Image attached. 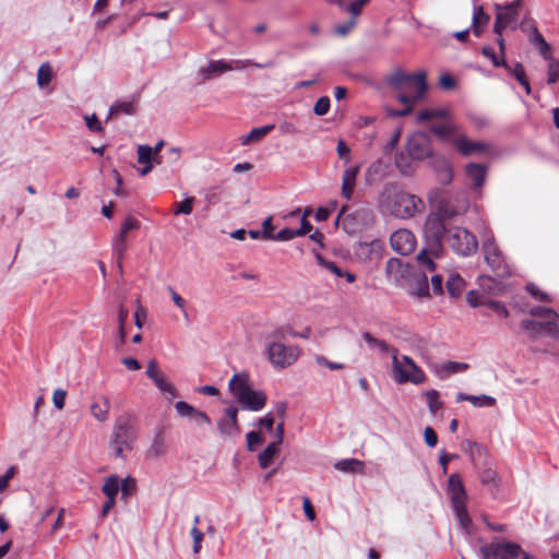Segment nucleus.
I'll return each mask as SVG.
<instances>
[{"instance_id": "nucleus-5", "label": "nucleus", "mask_w": 559, "mask_h": 559, "mask_svg": "<svg viewBox=\"0 0 559 559\" xmlns=\"http://www.w3.org/2000/svg\"><path fill=\"white\" fill-rule=\"evenodd\" d=\"M392 373L395 382L400 384H420L426 380L423 369L409 356L404 355L401 359L397 357V349H393Z\"/></svg>"}, {"instance_id": "nucleus-62", "label": "nucleus", "mask_w": 559, "mask_h": 559, "mask_svg": "<svg viewBox=\"0 0 559 559\" xmlns=\"http://www.w3.org/2000/svg\"><path fill=\"white\" fill-rule=\"evenodd\" d=\"M297 237L295 234V229L293 228H283L274 235V241H288Z\"/></svg>"}, {"instance_id": "nucleus-20", "label": "nucleus", "mask_w": 559, "mask_h": 559, "mask_svg": "<svg viewBox=\"0 0 559 559\" xmlns=\"http://www.w3.org/2000/svg\"><path fill=\"white\" fill-rule=\"evenodd\" d=\"M453 144L463 156L480 154L486 151L487 145L479 141H471L465 135H459L453 139Z\"/></svg>"}, {"instance_id": "nucleus-17", "label": "nucleus", "mask_w": 559, "mask_h": 559, "mask_svg": "<svg viewBox=\"0 0 559 559\" xmlns=\"http://www.w3.org/2000/svg\"><path fill=\"white\" fill-rule=\"evenodd\" d=\"M217 430L223 437H233L240 433L237 407L230 406L224 411V415L217 420Z\"/></svg>"}, {"instance_id": "nucleus-27", "label": "nucleus", "mask_w": 559, "mask_h": 559, "mask_svg": "<svg viewBox=\"0 0 559 559\" xmlns=\"http://www.w3.org/2000/svg\"><path fill=\"white\" fill-rule=\"evenodd\" d=\"M110 411V401L107 396H98L91 405V414L98 421H105Z\"/></svg>"}, {"instance_id": "nucleus-44", "label": "nucleus", "mask_w": 559, "mask_h": 559, "mask_svg": "<svg viewBox=\"0 0 559 559\" xmlns=\"http://www.w3.org/2000/svg\"><path fill=\"white\" fill-rule=\"evenodd\" d=\"M194 201H195L194 197H189L182 202H175L174 203V207H175L174 214L175 215H180V214L190 215L193 210Z\"/></svg>"}, {"instance_id": "nucleus-46", "label": "nucleus", "mask_w": 559, "mask_h": 559, "mask_svg": "<svg viewBox=\"0 0 559 559\" xmlns=\"http://www.w3.org/2000/svg\"><path fill=\"white\" fill-rule=\"evenodd\" d=\"M316 260L319 265L335 274L337 277H343L344 270H342L335 262L325 260L320 253H316Z\"/></svg>"}, {"instance_id": "nucleus-60", "label": "nucleus", "mask_w": 559, "mask_h": 559, "mask_svg": "<svg viewBox=\"0 0 559 559\" xmlns=\"http://www.w3.org/2000/svg\"><path fill=\"white\" fill-rule=\"evenodd\" d=\"M175 408L177 413L182 416H193L197 408H194L192 405L188 404L185 401H179L175 404Z\"/></svg>"}, {"instance_id": "nucleus-58", "label": "nucleus", "mask_w": 559, "mask_h": 559, "mask_svg": "<svg viewBox=\"0 0 559 559\" xmlns=\"http://www.w3.org/2000/svg\"><path fill=\"white\" fill-rule=\"evenodd\" d=\"M171 300L182 311L185 319L188 321L189 317L186 310V300L173 288L168 287Z\"/></svg>"}, {"instance_id": "nucleus-54", "label": "nucleus", "mask_w": 559, "mask_h": 559, "mask_svg": "<svg viewBox=\"0 0 559 559\" xmlns=\"http://www.w3.org/2000/svg\"><path fill=\"white\" fill-rule=\"evenodd\" d=\"M370 0H355L352 3L347 4L346 12L350 13V17L357 20L360 15L362 8L368 4Z\"/></svg>"}, {"instance_id": "nucleus-13", "label": "nucleus", "mask_w": 559, "mask_h": 559, "mask_svg": "<svg viewBox=\"0 0 559 559\" xmlns=\"http://www.w3.org/2000/svg\"><path fill=\"white\" fill-rule=\"evenodd\" d=\"M559 318H548L545 321H536L532 319H524L521 321V328L528 333L531 338H536L540 335H546L549 337H558L559 336Z\"/></svg>"}, {"instance_id": "nucleus-43", "label": "nucleus", "mask_w": 559, "mask_h": 559, "mask_svg": "<svg viewBox=\"0 0 559 559\" xmlns=\"http://www.w3.org/2000/svg\"><path fill=\"white\" fill-rule=\"evenodd\" d=\"M481 53L486 58H489L495 67H503L506 70H511V67L507 63L506 59H503L500 55H497L491 47L484 46L481 48Z\"/></svg>"}, {"instance_id": "nucleus-61", "label": "nucleus", "mask_w": 559, "mask_h": 559, "mask_svg": "<svg viewBox=\"0 0 559 559\" xmlns=\"http://www.w3.org/2000/svg\"><path fill=\"white\" fill-rule=\"evenodd\" d=\"M246 440H247V448L249 451H253L255 444H260L263 442L262 436L258 431H249L246 435Z\"/></svg>"}, {"instance_id": "nucleus-3", "label": "nucleus", "mask_w": 559, "mask_h": 559, "mask_svg": "<svg viewBox=\"0 0 559 559\" xmlns=\"http://www.w3.org/2000/svg\"><path fill=\"white\" fill-rule=\"evenodd\" d=\"M228 389L241 409L259 412L266 405L265 393L250 385L247 372L235 373L229 380Z\"/></svg>"}, {"instance_id": "nucleus-22", "label": "nucleus", "mask_w": 559, "mask_h": 559, "mask_svg": "<svg viewBox=\"0 0 559 559\" xmlns=\"http://www.w3.org/2000/svg\"><path fill=\"white\" fill-rule=\"evenodd\" d=\"M531 28L532 29H531V34L528 37L530 43L537 48L538 52L545 60H551L550 45L546 41V39L540 34V32L538 31V28L534 22H532Z\"/></svg>"}, {"instance_id": "nucleus-2", "label": "nucleus", "mask_w": 559, "mask_h": 559, "mask_svg": "<svg viewBox=\"0 0 559 559\" xmlns=\"http://www.w3.org/2000/svg\"><path fill=\"white\" fill-rule=\"evenodd\" d=\"M384 83L395 95H405L416 102H420L428 90L425 71L406 73L401 69H395L384 78Z\"/></svg>"}, {"instance_id": "nucleus-1", "label": "nucleus", "mask_w": 559, "mask_h": 559, "mask_svg": "<svg viewBox=\"0 0 559 559\" xmlns=\"http://www.w3.org/2000/svg\"><path fill=\"white\" fill-rule=\"evenodd\" d=\"M421 200L408 192H405L397 183H384L378 195L377 205L383 215L399 218H409L415 215Z\"/></svg>"}, {"instance_id": "nucleus-42", "label": "nucleus", "mask_w": 559, "mask_h": 559, "mask_svg": "<svg viewBox=\"0 0 559 559\" xmlns=\"http://www.w3.org/2000/svg\"><path fill=\"white\" fill-rule=\"evenodd\" d=\"M116 114H126V115H134L135 114V106L133 102H122L117 100L115 102L109 110V115H116Z\"/></svg>"}, {"instance_id": "nucleus-7", "label": "nucleus", "mask_w": 559, "mask_h": 559, "mask_svg": "<svg viewBox=\"0 0 559 559\" xmlns=\"http://www.w3.org/2000/svg\"><path fill=\"white\" fill-rule=\"evenodd\" d=\"M447 231L444 221L439 214L430 213L427 216L424 226V235L426 245L430 247L433 253H441L442 239Z\"/></svg>"}, {"instance_id": "nucleus-23", "label": "nucleus", "mask_w": 559, "mask_h": 559, "mask_svg": "<svg viewBox=\"0 0 559 559\" xmlns=\"http://www.w3.org/2000/svg\"><path fill=\"white\" fill-rule=\"evenodd\" d=\"M382 249V242L374 239L371 242H360L355 252L359 259L373 260L380 257Z\"/></svg>"}, {"instance_id": "nucleus-24", "label": "nucleus", "mask_w": 559, "mask_h": 559, "mask_svg": "<svg viewBox=\"0 0 559 559\" xmlns=\"http://www.w3.org/2000/svg\"><path fill=\"white\" fill-rule=\"evenodd\" d=\"M359 173V166H350L346 168L342 176V195L350 200L355 186L356 179Z\"/></svg>"}, {"instance_id": "nucleus-52", "label": "nucleus", "mask_w": 559, "mask_h": 559, "mask_svg": "<svg viewBox=\"0 0 559 559\" xmlns=\"http://www.w3.org/2000/svg\"><path fill=\"white\" fill-rule=\"evenodd\" d=\"M331 100L328 96H321L313 106V112L317 116H324L329 112Z\"/></svg>"}, {"instance_id": "nucleus-56", "label": "nucleus", "mask_w": 559, "mask_h": 559, "mask_svg": "<svg viewBox=\"0 0 559 559\" xmlns=\"http://www.w3.org/2000/svg\"><path fill=\"white\" fill-rule=\"evenodd\" d=\"M549 61L547 83L555 84L559 80V60L551 58Z\"/></svg>"}, {"instance_id": "nucleus-37", "label": "nucleus", "mask_w": 559, "mask_h": 559, "mask_svg": "<svg viewBox=\"0 0 559 559\" xmlns=\"http://www.w3.org/2000/svg\"><path fill=\"white\" fill-rule=\"evenodd\" d=\"M165 454V441L162 431H158L147 449V456L152 459L159 457Z\"/></svg>"}, {"instance_id": "nucleus-9", "label": "nucleus", "mask_w": 559, "mask_h": 559, "mask_svg": "<svg viewBox=\"0 0 559 559\" xmlns=\"http://www.w3.org/2000/svg\"><path fill=\"white\" fill-rule=\"evenodd\" d=\"M246 66H252L258 69H265V68H272L274 67L273 61H267L264 63L254 62L250 59L247 60H234V61H226V60H214L211 61L206 68L201 69V74L204 79H211L214 75L224 73L226 71H231L234 69L241 70Z\"/></svg>"}, {"instance_id": "nucleus-26", "label": "nucleus", "mask_w": 559, "mask_h": 559, "mask_svg": "<svg viewBox=\"0 0 559 559\" xmlns=\"http://www.w3.org/2000/svg\"><path fill=\"white\" fill-rule=\"evenodd\" d=\"M411 294L417 297H426L429 295L428 277L424 271L413 274Z\"/></svg>"}, {"instance_id": "nucleus-10", "label": "nucleus", "mask_w": 559, "mask_h": 559, "mask_svg": "<svg viewBox=\"0 0 559 559\" xmlns=\"http://www.w3.org/2000/svg\"><path fill=\"white\" fill-rule=\"evenodd\" d=\"M448 241L454 252L462 257H468L476 252L478 242L472 233L463 227H453L448 230Z\"/></svg>"}, {"instance_id": "nucleus-25", "label": "nucleus", "mask_w": 559, "mask_h": 559, "mask_svg": "<svg viewBox=\"0 0 559 559\" xmlns=\"http://www.w3.org/2000/svg\"><path fill=\"white\" fill-rule=\"evenodd\" d=\"M463 401L469 402L474 407H493L497 404L496 399L487 394L471 395L459 392L456 394V402Z\"/></svg>"}, {"instance_id": "nucleus-12", "label": "nucleus", "mask_w": 559, "mask_h": 559, "mask_svg": "<svg viewBox=\"0 0 559 559\" xmlns=\"http://www.w3.org/2000/svg\"><path fill=\"white\" fill-rule=\"evenodd\" d=\"M483 252L486 263L497 276L504 278L512 275L511 267L493 239H488L483 243Z\"/></svg>"}, {"instance_id": "nucleus-19", "label": "nucleus", "mask_w": 559, "mask_h": 559, "mask_svg": "<svg viewBox=\"0 0 559 559\" xmlns=\"http://www.w3.org/2000/svg\"><path fill=\"white\" fill-rule=\"evenodd\" d=\"M441 185H449L453 180L452 165L444 156L435 155L430 162Z\"/></svg>"}, {"instance_id": "nucleus-49", "label": "nucleus", "mask_w": 559, "mask_h": 559, "mask_svg": "<svg viewBox=\"0 0 559 559\" xmlns=\"http://www.w3.org/2000/svg\"><path fill=\"white\" fill-rule=\"evenodd\" d=\"M463 450L469 454V457L473 462L476 461L477 456H480L484 453V448L480 444L469 440L463 443Z\"/></svg>"}, {"instance_id": "nucleus-64", "label": "nucleus", "mask_w": 559, "mask_h": 559, "mask_svg": "<svg viewBox=\"0 0 559 559\" xmlns=\"http://www.w3.org/2000/svg\"><path fill=\"white\" fill-rule=\"evenodd\" d=\"M140 227H141L140 221L132 216L126 217V219L123 221V223L121 225V229L123 230V233H129L131 230H138Z\"/></svg>"}, {"instance_id": "nucleus-29", "label": "nucleus", "mask_w": 559, "mask_h": 559, "mask_svg": "<svg viewBox=\"0 0 559 559\" xmlns=\"http://www.w3.org/2000/svg\"><path fill=\"white\" fill-rule=\"evenodd\" d=\"M395 98L402 105H404V107L402 109H389L388 115L392 118H401L408 116L409 114L413 112L414 107L419 103L416 100H411L405 95H395Z\"/></svg>"}, {"instance_id": "nucleus-30", "label": "nucleus", "mask_w": 559, "mask_h": 559, "mask_svg": "<svg viewBox=\"0 0 559 559\" xmlns=\"http://www.w3.org/2000/svg\"><path fill=\"white\" fill-rule=\"evenodd\" d=\"M457 126L452 122H445L440 124H433L430 127V132L436 134L439 139L443 141H452V136L456 133Z\"/></svg>"}, {"instance_id": "nucleus-45", "label": "nucleus", "mask_w": 559, "mask_h": 559, "mask_svg": "<svg viewBox=\"0 0 559 559\" xmlns=\"http://www.w3.org/2000/svg\"><path fill=\"white\" fill-rule=\"evenodd\" d=\"M52 79V70L48 63H44L39 67L37 72V84L40 87L46 86Z\"/></svg>"}, {"instance_id": "nucleus-36", "label": "nucleus", "mask_w": 559, "mask_h": 559, "mask_svg": "<svg viewBox=\"0 0 559 559\" xmlns=\"http://www.w3.org/2000/svg\"><path fill=\"white\" fill-rule=\"evenodd\" d=\"M120 490V480L117 475H110L105 479V483L102 487L103 493L106 498L116 499L118 492Z\"/></svg>"}, {"instance_id": "nucleus-63", "label": "nucleus", "mask_w": 559, "mask_h": 559, "mask_svg": "<svg viewBox=\"0 0 559 559\" xmlns=\"http://www.w3.org/2000/svg\"><path fill=\"white\" fill-rule=\"evenodd\" d=\"M67 392L62 389H56L52 395V402L57 409H62L66 404Z\"/></svg>"}, {"instance_id": "nucleus-4", "label": "nucleus", "mask_w": 559, "mask_h": 559, "mask_svg": "<svg viewBox=\"0 0 559 559\" xmlns=\"http://www.w3.org/2000/svg\"><path fill=\"white\" fill-rule=\"evenodd\" d=\"M266 337L269 340L266 353L273 367L284 369L297 361L300 355L299 347L283 343V340L285 338V328L276 329Z\"/></svg>"}, {"instance_id": "nucleus-14", "label": "nucleus", "mask_w": 559, "mask_h": 559, "mask_svg": "<svg viewBox=\"0 0 559 559\" xmlns=\"http://www.w3.org/2000/svg\"><path fill=\"white\" fill-rule=\"evenodd\" d=\"M407 152L411 158L424 160L435 156L429 136L424 132H417L408 138Z\"/></svg>"}, {"instance_id": "nucleus-57", "label": "nucleus", "mask_w": 559, "mask_h": 559, "mask_svg": "<svg viewBox=\"0 0 559 559\" xmlns=\"http://www.w3.org/2000/svg\"><path fill=\"white\" fill-rule=\"evenodd\" d=\"M112 250H114L115 254L117 255L118 266L121 269V261L127 251V241H120V240L114 239L112 240Z\"/></svg>"}, {"instance_id": "nucleus-47", "label": "nucleus", "mask_w": 559, "mask_h": 559, "mask_svg": "<svg viewBox=\"0 0 559 559\" xmlns=\"http://www.w3.org/2000/svg\"><path fill=\"white\" fill-rule=\"evenodd\" d=\"M152 160L156 162V157L153 155V148L150 145H139L138 162L140 164H152Z\"/></svg>"}, {"instance_id": "nucleus-11", "label": "nucleus", "mask_w": 559, "mask_h": 559, "mask_svg": "<svg viewBox=\"0 0 559 559\" xmlns=\"http://www.w3.org/2000/svg\"><path fill=\"white\" fill-rule=\"evenodd\" d=\"M522 5V0H514L504 4H495L496 20L493 24V33L496 35H501L507 27L512 26L518 22Z\"/></svg>"}, {"instance_id": "nucleus-48", "label": "nucleus", "mask_w": 559, "mask_h": 559, "mask_svg": "<svg viewBox=\"0 0 559 559\" xmlns=\"http://www.w3.org/2000/svg\"><path fill=\"white\" fill-rule=\"evenodd\" d=\"M528 313L530 316L532 317H542V318H545V319H548V318H559L558 313L551 309V308H547V307H543V306H534L532 307L530 310H528Z\"/></svg>"}, {"instance_id": "nucleus-15", "label": "nucleus", "mask_w": 559, "mask_h": 559, "mask_svg": "<svg viewBox=\"0 0 559 559\" xmlns=\"http://www.w3.org/2000/svg\"><path fill=\"white\" fill-rule=\"evenodd\" d=\"M392 249L402 255L412 253L416 248V238L408 229L395 230L390 237Z\"/></svg>"}, {"instance_id": "nucleus-34", "label": "nucleus", "mask_w": 559, "mask_h": 559, "mask_svg": "<svg viewBox=\"0 0 559 559\" xmlns=\"http://www.w3.org/2000/svg\"><path fill=\"white\" fill-rule=\"evenodd\" d=\"M449 295L453 298L460 297L464 287L465 281L459 274H451L445 283Z\"/></svg>"}, {"instance_id": "nucleus-51", "label": "nucleus", "mask_w": 559, "mask_h": 559, "mask_svg": "<svg viewBox=\"0 0 559 559\" xmlns=\"http://www.w3.org/2000/svg\"><path fill=\"white\" fill-rule=\"evenodd\" d=\"M357 20L350 17L348 21L342 24H336L333 28V33L337 36H346L356 26Z\"/></svg>"}, {"instance_id": "nucleus-28", "label": "nucleus", "mask_w": 559, "mask_h": 559, "mask_svg": "<svg viewBox=\"0 0 559 559\" xmlns=\"http://www.w3.org/2000/svg\"><path fill=\"white\" fill-rule=\"evenodd\" d=\"M490 16L484 11L481 5H474L472 28L475 36L479 37L483 33V27L488 24Z\"/></svg>"}, {"instance_id": "nucleus-59", "label": "nucleus", "mask_w": 559, "mask_h": 559, "mask_svg": "<svg viewBox=\"0 0 559 559\" xmlns=\"http://www.w3.org/2000/svg\"><path fill=\"white\" fill-rule=\"evenodd\" d=\"M274 226H273V223H272V217H267L266 219H264V222L262 223V230H261V235H262V239L263 240H273L274 238Z\"/></svg>"}, {"instance_id": "nucleus-21", "label": "nucleus", "mask_w": 559, "mask_h": 559, "mask_svg": "<svg viewBox=\"0 0 559 559\" xmlns=\"http://www.w3.org/2000/svg\"><path fill=\"white\" fill-rule=\"evenodd\" d=\"M488 168L484 164L478 163H469L465 166V174L467 178L472 181V188L474 190H479L487 177Z\"/></svg>"}, {"instance_id": "nucleus-39", "label": "nucleus", "mask_w": 559, "mask_h": 559, "mask_svg": "<svg viewBox=\"0 0 559 559\" xmlns=\"http://www.w3.org/2000/svg\"><path fill=\"white\" fill-rule=\"evenodd\" d=\"M120 490L121 499L128 502L129 498L138 490L136 480L131 476L126 477L120 484Z\"/></svg>"}, {"instance_id": "nucleus-53", "label": "nucleus", "mask_w": 559, "mask_h": 559, "mask_svg": "<svg viewBox=\"0 0 559 559\" xmlns=\"http://www.w3.org/2000/svg\"><path fill=\"white\" fill-rule=\"evenodd\" d=\"M497 480L498 475L491 468L484 469L480 474V481L485 486H492L493 488H496L498 486Z\"/></svg>"}, {"instance_id": "nucleus-18", "label": "nucleus", "mask_w": 559, "mask_h": 559, "mask_svg": "<svg viewBox=\"0 0 559 559\" xmlns=\"http://www.w3.org/2000/svg\"><path fill=\"white\" fill-rule=\"evenodd\" d=\"M448 491L451 497L453 509H461V511H464L466 491L460 474L453 473L449 476Z\"/></svg>"}, {"instance_id": "nucleus-33", "label": "nucleus", "mask_w": 559, "mask_h": 559, "mask_svg": "<svg viewBox=\"0 0 559 559\" xmlns=\"http://www.w3.org/2000/svg\"><path fill=\"white\" fill-rule=\"evenodd\" d=\"M274 128V124H266L260 128H254L241 139V144L248 145L252 142H258L267 135Z\"/></svg>"}, {"instance_id": "nucleus-32", "label": "nucleus", "mask_w": 559, "mask_h": 559, "mask_svg": "<svg viewBox=\"0 0 559 559\" xmlns=\"http://www.w3.org/2000/svg\"><path fill=\"white\" fill-rule=\"evenodd\" d=\"M280 447L276 443H270L259 455L258 462L261 468H267L272 463L274 457L278 454Z\"/></svg>"}, {"instance_id": "nucleus-6", "label": "nucleus", "mask_w": 559, "mask_h": 559, "mask_svg": "<svg viewBox=\"0 0 559 559\" xmlns=\"http://www.w3.org/2000/svg\"><path fill=\"white\" fill-rule=\"evenodd\" d=\"M136 438L135 429L128 418L120 417L117 419L112 435L110 437V448L117 457L123 456L124 449H131Z\"/></svg>"}, {"instance_id": "nucleus-35", "label": "nucleus", "mask_w": 559, "mask_h": 559, "mask_svg": "<svg viewBox=\"0 0 559 559\" xmlns=\"http://www.w3.org/2000/svg\"><path fill=\"white\" fill-rule=\"evenodd\" d=\"M507 71L516 79V81L524 87L526 94L530 95L532 88L523 64L521 62H515L514 67H511V70Z\"/></svg>"}, {"instance_id": "nucleus-40", "label": "nucleus", "mask_w": 559, "mask_h": 559, "mask_svg": "<svg viewBox=\"0 0 559 559\" xmlns=\"http://www.w3.org/2000/svg\"><path fill=\"white\" fill-rule=\"evenodd\" d=\"M425 396L429 412L432 415H436L437 412L443 407V403L439 399V392L435 389H431L425 392Z\"/></svg>"}, {"instance_id": "nucleus-8", "label": "nucleus", "mask_w": 559, "mask_h": 559, "mask_svg": "<svg viewBox=\"0 0 559 559\" xmlns=\"http://www.w3.org/2000/svg\"><path fill=\"white\" fill-rule=\"evenodd\" d=\"M479 554L481 559H518L522 547L513 542L497 540L483 545Z\"/></svg>"}, {"instance_id": "nucleus-55", "label": "nucleus", "mask_w": 559, "mask_h": 559, "mask_svg": "<svg viewBox=\"0 0 559 559\" xmlns=\"http://www.w3.org/2000/svg\"><path fill=\"white\" fill-rule=\"evenodd\" d=\"M525 289L533 298L538 301H550L548 294L540 290L534 283H528Z\"/></svg>"}, {"instance_id": "nucleus-41", "label": "nucleus", "mask_w": 559, "mask_h": 559, "mask_svg": "<svg viewBox=\"0 0 559 559\" xmlns=\"http://www.w3.org/2000/svg\"><path fill=\"white\" fill-rule=\"evenodd\" d=\"M364 467V462L357 459H345L335 464V468L344 473H354Z\"/></svg>"}, {"instance_id": "nucleus-31", "label": "nucleus", "mask_w": 559, "mask_h": 559, "mask_svg": "<svg viewBox=\"0 0 559 559\" xmlns=\"http://www.w3.org/2000/svg\"><path fill=\"white\" fill-rule=\"evenodd\" d=\"M439 254L440 253H433L430 250V247L426 245V247L417 254V261L424 270L433 272L436 270L433 258L439 257Z\"/></svg>"}, {"instance_id": "nucleus-50", "label": "nucleus", "mask_w": 559, "mask_h": 559, "mask_svg": "<svg viewBox=\"0 0 559 559\" xmlns=\"http://www.w3.org/2000/svg\"><path fill=\"white\" fill-rule=\"evenodd\" d=\"M468 365L465 362L447 361L441 366V371L445 374L463 372L467 370Z\"/></svg>"}, {"instance_id": "nucleus-16", "label": "nucleus", "mask_w": 559, "mask_h": 559, "mask_svg": "<svg viewBox=\"0 0 559 559\" xmlns=\"http://www.w3.org/2000/svg\"><path fill=\"white\" fill-rule=\"evenodd\" d=\"M145 373L162 393L168 394L170 397L178 396L176 388L158 369V365L155 359L148 361Z\"/></svg>"}, {"instance_id": "nucleus-38", "label": "nucleus", "mask_w": 559, "mask_h": 559, "mask_svg": "<svg viewBox=\"0 0 559 559\" xmlns=\"http://www.w3.org/2000/svg\"><path fill=\"white\" fill-rule=\"evenodd\" d=\"M361 336L370 348H377L382 354H386L389 352L393 353V347H391L385 341L376 338L371 333L364 332Z\"/></svg>"}]
</instances>
